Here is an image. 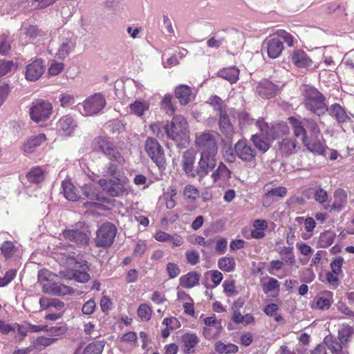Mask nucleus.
Here are the masks:
<instances>
[{
  "mask_svg": "<svg viewBox=\"0 0 354 354\" xmlns=\"http://www.w3.org/2000/svg\"><path fill=\"white\" fill-rule=\"evenodd\" d=\"M57 259L61 263L74 266V269L60 272L64 278L80 283H86L90 279V275L87 273V262L76 256L75 252L61 250L57 254Z\"/></svg>",
  "mask_w": 354,
  "mask_h": 354,
  "instance_id": "f257e3e1",
  "label": "nucleus"
},
{
  "mask_svg": "<svg viewBox=\"0 0 354 354\" xmlns=\"http://www.w3.org/2000/svg\"><path fill=\"white\" fill-rule=\"evenodd\" d=\"M304 107L311 113L321 118L328 111L326 97L315 87L308 84L300 86Z\"/></svg>",
  "mask_w": 354,
  "mask_h": 354,
  "instance_id": "f03ea898",
  "label": "nucleus"
},
{
  "mask_svg": "<svg viewBox=\"0 0 354 354\" xmlns=\"http://www.w3.org/2000/svg\"><path fill=\"white\" fill-rule=\"evenodd\" d=\"M288 121L293 129L294 136L297 138L301 136L303 144L309 151L317 154H322L324 152V145L317 140V138H308L306 129L299 120L294 117H290Z\"/></svg>",
  "mask_w": 354,
  "mask_h": 354,
  "instance_id": "7ed1b4c3",
  "label": "nucleus"
},
{
  "mask_svg": "<svg viewBox=\"0 0 354 354\" xmlns=\"http://www.w3.org/2000/svg\"><path fill=\"white\" fill-rule=\"evenodd\" d=\"M163 127L167 136L173 140L180 142L189 138L187 120L180 115L174 116L171 122H167Z\"/></svg>",
  "mask_w": 354,
  "mask_h": 354,
  "instance_id": "20e7f679",
  "label": "nucleus"
},
{
  "mask_svg": "<svg viewBox=\"0 0 354 354\" xmlns=\"http://www.w3.org/2000/svg\"><path fill=\"white\" fill-rule=\"evenodd\" d=\"M216 134L213 131H206L196 135L195 146L201 155L217 154L218 147Z\"/></svg>",
  "mask_w": 354,
  "mask_h": 354,
  "instance_id": "39448f33",
  "label": "nucleus"
},
{
  "mask_svg": "<svg viewBox=\"0 0 354 354\" xmlns=\"http://www.w3.org/2000/svg\"><path fill=\"white\" fill-rule=\"evenodd\" d=\"M76 46V37L70 31H64L59 36V41L55 45L50 44V53H55L59 59H64L75 49Z\"/></svg>",
  "mask_w": 354,
  "mask_h": 354,
  "instance_id": "423d86ee",
  "label": "nucleus"
},
{
  "mask_svg": "<svg viewBox=\"0 0 354 354\" xmlns=\"http://www.w3.org/2000/svg\"><path fill=\"white\" fill-rule=\"evenodd\" d=\"M99 185L102 189L101 192L93 183L85 184L82 187L83 195L91 200L109 203L111 197V183L106 180L101 179L99 180Z\"/></svg>",
  "mask_w": 354,
  "mask_h": 354,
  "instance_id": "0eeeda50",
  "label": "nucleus"
},
{
  "mask_svg": "<svg viewBox=\"0 0 354 354\" xmlns=\"http://www.w3.org/2000/svg\"><path fill=\"white\" fill-rule=\"evenodd\" d=\"M256 126L259 128V132L251 137V140L255 147L262 152H266L270 147L272 141L268 131V124L263 119H259L256 122Z\"/></svg>",
  "mask_w": 354,
  "mask_h": 354,
  "instance_id": "6e6552de",
  "label": "nucleus"
},
{
  "mask_svg": "<svg viewBox=\"0 0 354 354\" xmlns=\"http://www.w3.org/2000/svg\"><path fill=\"white\" fill-rule=\"evenodd\" d=\"M106 101L100 93H95L85 99L80 105L83 108L81 113L84 116H92L100 113L105 106Z\"/></svg>",
  "mask_w": 354,
  "mask_h": 354,
  "instance_id": "1a4fd4ad",
  "label": "nucleus"
},
{
  "mask_svg": "<svg viewBox=\"0 0 354 354\" xmlns=\"http://www.w3.org/2000/svg\"><path fill=\"white\" fill-rule=\"evenodd\" d=\"M145 149L150 158L159 167L165 164L164 150L158 142L153 138H148L145 142Z\"/></svg>",
  "mask_w": 354,
  "mask_h": 354,
  "instance_id": "9d476101",
  "label": "nucleus"
},
{
  "mask_svg": "<svg viewBox=\"0 0 354 354\" xmlns=\"http://www.w3.org/2000/svg\"><path fill=\"white\" fill-rule=\"evenodd\" d=\"M52 104L47 101L37 100L32 102L30 109V118L35 122L45 121L52 113Z\"/></svg>",
  "mask_w": 354,
  "mask_h": 354,
  "instance_id": "9b49d317",
  "label": "nucleus"
},
{
  "mask_svg": "<svg viewBox=\"0 0 354 354\" xmlns=\"http://www.w3.org/2000/svg\"><path fill=\"white\" fill-rule=\"evenodd\" d=\"M236 156L243 162H252L255 160L257 152L245 140H239L234 145Z\"/></svg>",
  "mask_w": 354,
  "mask_h": 354,
  "instance_id": "f8f14e48",
  "label": "nucleus"
},
{
  "mask_svg": "<svg viewBox=\"0 0 354 354\" xmlns=\"http://www.w3.org/2000/svg\"><path fill=\"white\" fill-rule=\"evenodd\" d=\"M216 155H201L196 169V175L201 180L215 168L216 165Z\"/></svg>",
  "mask_w": 354,
  "mask_h": 354,
  "instance_id": "ddd939ff",
  "label": "nucleus"
},
{
  "mask_svg": "<svg viewBox=\"0 0 354 354\" xmlns=\"http://www.w3.org/2000/svg\"><path fill=\"white\" fill-rule=\"evenodd\" d=\"M128 179L123 173L112 169V197L127 194Z\"/></svg>",
  "mask_w": 354,
  "mask_h": 354,
  "instance_id": "4468645a",
  "label": "nucleus"
},
{
  "mask_svg": "<svg viewBox=\"0 0 354 354\" xmlns=\"http://www.w3.org/2000/svg\"><path fill=\"white\" fill-rule=\"evenodd\" d=\"M45 71V66L41 59H37L26 67L25 77L30 82L39 80Z\"/></svg>",
  "mask_w": 354,
  "mask_h": 354,
  "instance_id": "2eb2a0df",
  "label": "nucleus"
},
{
  "mask_svg": "<svg viewBox=\"0 0 354 354\" xmlns=\"http://www.w3.org/2000/svg\"><path fill=\"white\" fill-rule=\"evenodd\" d=\"M283 49V42L278 38L268 37L262 45V50H266L269 57H278Z\"/></svg>",
  "mask_w": 354,
  "mask_h": 354,
  "instance_id": "dca6fc26",
  "label": "nucleus"
},
{
  "mask_svg": "<svg viewBox=\"0 0 354 354\" xmlns=\"http://www.w3.org/2000/svg\"><path fill=\"white\" fill-rule=\"evenodd\" d=\"M77 127V122L71 115L62 116L57 123V131L65 136H71Z\"/></svg>",
  "mask_w": 354,
  "mask_h": 354,
  "instance_id": "f3484780",
  "label": "nucleus"
},
{
  "mask_svg": "<svg viewBox=\"0 0 354 354\" xmlns=\"http://www.w3.org/2000/svg\"><path fill=\"white\" fill-rule=\"evenodd\" d=\"M62 236L65 240L80 245L86 244L89 240L86 233L77 229L65 230L62 232Z\"/></svg>",
  "mask_w": 354,
  "mask_h": 354,
  "instance_id": "a211bd4d",
  "label": "nucleus"
},
{
  "mask_svg": "<svg viewBox=\"0 0 354 354\" xmlns=\"http://www.w3.org/2000/svg\"><path fill=\"white\" fill-rule=\"evenodd\" d=\"M218 125L220 131L227 139H232L234 134V131L226 111H221V113H218Z\"/></svg>",
  "mask_w": 354,
  "mask_h": 354,
  "instance_id": "6ab92c4d",
  "label": "nucleus"
},
{
  "mask_svg": "<svg viewBox=\"0 0 354 354\" xmlns=\"http://www.w3.org/2000/svg\"><path fill=\"white\" fill-rule=\"evenodd\" d=\"M95 243L97 246L108 247L111 244V225L103 224L97 232Z\"/></svg>",
  "mask_w": 354,
  "mask_h": 354,
  "instance_id": "aec40b11",
  "label": "nucleus"
},
{
  "mask_svg": "<svg viewBox=\"0 0 354 354\" xmlns=\"http://www.w3.org/2000/svg\"><path fill=\"white\" fill-rule=\"evenodd\" d=\"M232 171L227 167L223 162H220L217 168L212 171L211 174V179L212 184L221 180L223 182L227 181L231 178Z\"/></svg>",
  "mask_w": 354,
  "mask_h": 354,
  "instance_id": "412c9836",
  "label": "nucleus"
},
{
  "mask_svg": "<svg viewBox=\"0 0 354 354\" xmlns=\"http://www.w3.org/2000/svg\"><path fill=\"white\" fill-rule=\"evenodd\" d=\"M175 96L179 100L182 105H185L192 101L194 95L192 93V88L187 85H180L175 89Z\"/></svg>",
  "mask_w": 354,
  "mask_h": 354,
  "instance_id": "4be33fe9",
  "label": "nucleus"
},
{
  "mask_svg": "<svg viewBox=\"0 0 354 354\" xmlns=\"http://www.w3.org/2000/svg\"><path fill=\"white\" fill-rule=\"evenodd\" d=\"M257 93L263 98H270L277 93V87L272 82L263 80L257 87Z\"/></svg>",
  "mask_w": 354,
  "mask_h": 354,
  "instance_id": "5701e85b",
  "label": "nucleus"
},
{
  "mask_svg": "<svg viewBox=\"0 0 354 354\" xmlns=\"http://www.w3.org/2000/svg\"><path fill=\"white\" fill-rule=\"evenodd\" d=\"M43 290L53 295L63 296L70 294L72 292V288L61 283H48L43 286Z\"/></svg>",
  "mask_w": 354,
  "mask_h": 354,
  "instance_id": "b1692460",
  "label": "nucleus"
},
{
  "mask_svg": "<svg viewBox=\"0 0 354 354\" xmlns=\"http://www.w3.org/2000/svg\"><path fill=\"white\" fill-rule=\"evenodd\" d=\"M46 140V136L44 133L30 138L23 145L22 150L26 153H31L35 149L39 147Z\"/></svg>",
  "mask_w": 354,
  "mask_h": 354,
  "instance_id": "393cba45",
  "label": "nucleus"
},
{
  "mask_svg": "<svg viewBox=\"0 0 354 354\" xmlns=\"http://www.w3.org/2000/svg\"><path fill=\"white\" fill-rule=\"evenodd\" d=\"M327 113H328L331 117L335 118L339 123L346 122L350 120L345 110L341 105L337 103H335L330 106H328Z\"/></svg>",
  "mask_w": 354,
  "mask_h": 354,
  "instance_id": "a878e982",
  "label": "nucleus"
},
{
  "mask_svg": "<svg viewBox=\"0 0 354 354\" xmlns=\"http://www.w3.org/2000/svg\"><path fill=\"white\" fill-rule=\"evenodd\" d=\"M324 342L332 354H347V351L343 349L346 345H343L337 339L329 335L325 337Z\"/></svg>",
  "mask_w": 354,
  "mask_h": 354,
  "instance_id": "bb28decb",
  "label": "nucleus"
},
{
  "mask_svg": "<svg viewBox=\"0 0 354 354\" xmlns=\"http://www.w3.org/2000/svg\"><path fill=\"white\" fill-rule=\"evenodd\" d=\"M297 142L295 139L284 138L279 143V150L285 156H289L295 153Z\"/></svg>",
  "mask_w": 354,
  "mask_h": 354,
  "instance_id": "cd10ccee",
  "label": "nucleus"
},
{
  "mask_svg": "<svg viewBox=\"0 0 354 354\" xmlns=\"http://www.w3.org/2000/svg\"><path fill=\"white\" fill-rule=\"evenodd\" d=\"M182 342L185 346V353H194L195 347L199 342V338L193 333H186L182 336Z\"/></svg>",
  "mask_w": 354,
  "mask_h": 354,
  "instance_id": "c85d7f7f",
  "label": "nucleus"
},
{
  "mask_svg": "<svg viewBox=\"0 0 354 354\" xmlns=\"http://www.w3.org/2000/svg\"><path fill=\"white\" fill-rule=\"evenodd\" d=\"M195 156L196 153L194 150L189 149L183 152L182 157L183 167L187 174L193 171Z\"/></svg>",
  "mask_w": 354,
  "mask_h": 354,
  "instance_id": "c756f323",
  "label": "nucleus"
},
{
  "mask_svg": "<svg viewBox=\"0 0 354 354\" xmlns=\"http://www.w3.org/2000/svg\"><path fill=\"white\" fill-rule=\"evenodd\" d=\"M93 148L96 151L103 152L104 154H111V143L109 138L106 136H100L93 140Z\"/></svg>",
  "mask_w": 354,
  "mask_h": 354,
  "instance_id": "7c9ffc66",
  "label": "nucleus"
},
{
  "mask_svg": "<svg viewBox=\"0 0 354 354\" xmlns=\"http://www.w3.org/2000/svg\"><path fill=\"white\" fill-rule=\"evenodd\" d=\"M62 187L64 197L71 201H76L79 198V196L75 186L69 180L62 182Z\"/></svg>",
  "mask_w": 354,
  "mask_h": 354,
  "instance_id": "2f4dec72",
  "label": "nucleus"
},
{
  "mask_svg": "<svg viewBox=\"0 0 354 354\" xmlns=\"http://www.w3.org/2000/svg\"><path fill=\"white\" fill-rule=\"evenodd\" d=\"M199 281V274L190 272L180 278V285L185 288H191L197 285Z\"/></svg>",
  "mask_w": 354,
  "mask_h": 354,
  "instance_id": "473e14b6",
  "label": "nucleus"
},
{
  "mask_svg": "<svg viewBox=\"0 0 354 354\" xmlns=\"http://www.w3.org/2000/svg\"><path fill=\"white\" fill-rule=\"evenodd\" d=\"M268 131H270L269 135L273 140L277 137L286 135L289 132V127L286 123L279 122L272 125V127L268 126Z\"/></svg>",
  "mask_w": 354,
  "mask_h": 354,
  "instance_id": "72a5a7b5",
  "label": "nucleus"
},
{
  "mask_svg": "<svg viewBox=\"0 0 354 354\" xmlns=\"http://www.w3.org/2000/svg\"><path fill=\"white\" fill-rule=\"evenodd\" d=\"M239 75V71L234 66L224 68L218 72L219 77L228 80L230 83L236 82L238 80Z\"/></svg>",
  "mask_w": 354,
  "mask_h": 354,
  "instance_id": "f704fd0d",
  "label": "nucleus"
},
{
  "mask_svg": "<svg viewBox=\"0 0 354 354\" xmlns=\"http://www.w3.org/2000/svg\"><path fill=\"white\" fill-rule=\"evenodd\" d=\"M301 123V125L304 126V128L310 132V138H317L320 133V129L318 127L317 123L310 118H306L303 120V121H299Z\"/></svg>",
  "mask_w": 354,
  "mask_h": 354,
  "instance_id": "c9c22d12",
  "label": "nucleus"
},
{
  "mask_svg": "<svg viewBox=\"0 0 354 354\" xmlns=\"http://www.w3.org/2000/svg\"><path fill=\"white\" fill-rule=\"evenodd\" d=\"M292 62L298 67L310 66L312 61L303 50H296L292 55Z\"/></svg>",
  "mask_w": 354,
  "mask_h": 354,
  "instance_id": "e433bc0d",
  "label": "nucleus"
},
{
  "mask_svg": "<svg viewBox=\"0 0 354 354\" xmlns=\"http://www.w3.org/2000/svg\"><path fill=\"white\" fill-rule=\"evenodd\" d=\"M353 333L354 331L352 326L348 324H343L338 330L337 338L343 345H346Z\"/></svg>",
  "mask_w": 354,
  "mask_h": 354,
  "instance_id": "4c0bfd02",
  "label": "nucleus"
},
{
  "mask_svg": "<svg viewBox=\"0 0 354 354\" xmlns=\"http://www.w3.org/2000/svg\"><path fill=\"white\" fill-rule=\"evenodd\" d=\"M131 112L139 117L144 115L149 109V103L147 101L136 100L129 105Z\"/></svg>",
  "mask_w": 354,
  "mask_h": 354,
  "instance_id": "58836bf2",
  "label": "nucleus"
},
{
  "mask_svg": "<svg viewBox=\"0 0 354 354\" xmlns=\"http://www.w3.org/2000/svg\"><path fill=\"white\" fill-rule=\"evenodd\" d=\"M334 198L332 209L339 211L343 208L346 202L347 195L344 190L337 189L335 192Z\"/></svg>",
  "mask_w": 354,
  "mask_h": 354,
  "instance_id": "ea45409f",
  "label": "nucleus"
},
{
  "mask_svg": "<svg viewBox=\"0 0 354 354\" xmlns=\"http://www.w3.org/2000/svg\"><path fill=\"white\" fill-rule=\"evenodd\" d=\"M335 236V234L331 231L322 233L317 242L318 246L323 248L330 246L333 243Z\"/></svg>",
  "mask_w": 354,
  "mask_h": 354,
  "instance_id": "a19ab883",
  "label": "nucleus"
},
{
  "mask_svg": "<svg viewBox=\"0 0 354 354\" xmlns=\"http://www.w3.org/2000/svg\"><path fill=\"white\" fill-rule=\"evenodd\" d=\"M26 178L31 183H39L44 179V173L40 167H34L27 174Z\"/></svg>",
  "mask_w": 354,
  "mask_h": 354,
  "instance_id": "79ce46f5",
  "label": "nucleus"
},
{
  "mask_svg": "<svg viewBox=\"0 0 354 354\" xmlns=\"http://www.w3.org/2000/svg\"><path fill=\"white\" fill-rule=\"evenodd\" d=\"M56 341H57L56 338L46 337L41 336V337H38L37 338H33L31 340V342L35 348L41 349L48 346L53 344Z\"/></svg>",
  "mask_w": 354,
  "mask_h": 354,
  "instance_id": "37998d69",
  "label": "nucleus"
},
{
  "mask_svg": "<svg viewBox=\"0 0 354 354\" xmlns=\"http://www.w3.org/2000/svg\"><path fill=\"white\" fill-rule=\"evenodd\" d=\"M17 68V65L12 60H0V77L14 72Z\"/></svg>",
  "mask_w": 354,
  "mask_h": 354,
  "instance_id": "c03bdc74",
  "label": "nucleus"
},
{
  "mask_svg": "<svg viewBox=\"0 0 354 354\" xmlns=\"http://www.w3.org/2000/svg\"><path fill=\"white\" fill-rule=\"evenodd\" d=\"M12 39L6 34L0 35V54L7 55L11 50Z\"/></svg>",
  "mask_w": 354,
  "mask_h": 354,
  "instance_id": "a18cd8bd",
  "label": "nucleus"
},
{
  "mask_svg": "<svg viewBox=\"0 0 354 354\" xmlns=\"http://www.w3.org/2000/svg\"><path fill=\"white\" fill-rule=\"evenodd\" d=\"M235 261L233 257H223L218 259V268L226 272H232L235 268Z\"/></svg>",
  "mask_w": 354,
  "mask_h": 354,
  "instance_id": "49530a36",
  "label": "nucleus"
},
{
  "mask_svg": "<svg viewBox=\"0 0 354 354\" xmlns=\"http://www.w3.org/2000/svg\"><path fill=\"white\" fill-rule=\"evenodd\" d=\"M215 349L220 353H234L238 351V346L234 344H225L222 342H218L215 344Z\"/></svg>",
  "mask_w": 354,
  "mask_h": 354,
  "instance_id": "de8ad7c7",
  "label": "nucleus"
},
{
  "mask_svg": "<svg viewBox=\"0 0 354 354\" xmlns=\"http://www.w3.org/2000/svg\"><path fill=\"white\" fill-rule=\"evenodd\" d=\"M104 344L101 341H97L89 344L84 348L82 354H101Z\"/></svg>",
  "mask_w": 354,
  "mask_h": 354,
  "instance_id": "09e8293b",
  "label": "nucleus"
},
{
  "mask_svg": "<svg viewBox=\"0 0 354 354\" xmlns=\"http://www.w3.org/2000/svg\"><path fill=\"white\" fill-rule=\"evenodd\" d=\"M171 100L172 97L170 95H165L160 104L161 109L165 111V112L169 115H173L175 112V108Z\"/></svg>",
  "mask_w": 354,
  "mask_h": 354,
  "instance_id": "8fccbe9b",
  "label": "nucleus"
},
{
  "mask_svg": "<svg viewBox=\"0 0 354 354\" xmlns=\"http://www.w3.org/2000/svg\"><path fill=\"white\" fill-rule=\"evenodd\" d=\"M309 192L314 195L313 198L319 203H323L327 201L328 194L326 191L321 187L310 188Z\"/></svg>",
  "mask_w": 354,
  "mask_h": 354,
  "instance_id": "3c124183",
  "label": "nucleus"
},
{
  "mask_svg": "<svg viewBox=\"0 0 354 354\" xmlns=\"http://www.w3.org/2000/svg\"><path fill=\"white\" fill-rule=\"evenodd\" d=\"M59 102L61 106L66 108L75 102V95L71 93H63L59 95Z\"/></svg>",
  "mask_w": 354,
  "mask_h": 354,
  "instance_id": "603ef678",
  "label": "nucleus"
},
{
  "mask_svg": "<svg viewBox=\"0 0 354 354\" xmlns=\"http://www.w3.org/2000/svg\"><path fill=\"white\" fill-rule=\"evenodd\" d=\"M137 313L142 320L148 321L151 318V310L147 304H142L139 306Z\"/></svg>",
  "mask_w": 354,
  "mask_h": 354,
  "instance_id": "864d4df0",
  "label": "nucleus"
},
{
  "mask_svg": "<svg viewBox=\"0 0 354 354\" xmlns=\"http://www.w3.org/2000/svg\"><path fill=\"white\" fill-rule=\"evenodd\" d=\"M183 195L187 199L195 201L199 196V192L193 185H188L184 189Z\"/></svg>",
  "mask_w": 354,
  "mask_h": 354,
  "instance_id": "5fc2aeb1",
  "label": "nucleus"
},
{
  "mask_svg": "<svg viewBox=\"0 0 354 354\" xmlns=\"http://www.w3.org/2000/svg\"><path fill=\"white\" fill-rule=\"evenodd\" d=\"M24 34L31 39H35L44 35V32L39 29L36 26L30 25L24 28Z\"/></svg>",
  "mask_w": 354,
  "mask_h": 354,
  "instance_id": "6e6d98bb",
  "label": "nucleus"
},
{
  "mask_svg": "<svg viewBox=\"0 0 354 354\" xmlns=\"http://www.w3.org/2000/svg\"><path fill=\"white\" fill-rule=\"evenodd\" d=\"M287 194V189L284 187H279L266 192L265 196L267 198H272L276 196L284 197Z\"/></svg>",
  "mask_w": 354,
  "mask_h": 354,
  "instance_id": "4d7b16f0",
  "label": "nucleus"
},
{
  "mask_svg": "<svg viewBox=\"0 0 354 354\" xmlns=\"http://www.w3.org/2000/svg\"><path fill=\"white\" fill-rule=\"evenodd\" d=\"M1 250L6 258H10L14 254L15 245L11 241H5L1 247Z\"/></svg>",
  "mask_w": 354,
  "mask_h": 354,
  "instance_id": "13d9d810",
  "label": "nucleus"
},
{
  "mask_svg": "<svg viewBox=\"0 0 354 354\" xmlns=\"http://www.w3.org/2000/svg\"><path fill=\"white\" fill-rule=\"evenodd\" d=\"M344 262V259L342 257H338L330 263L331 270L335 274H339L342 272V267Z\"/></svg>",
  "mask_w": 354,
  "mask_h": 354,
  "instance_id": "bf43d9fd",
  "label": "nucleus"
},
{
  "mask_svg": "<svg viewBox=\"0 0 354 354\" xmlns=\"http://www.w3.org/2000/svg\"><path fill=\"white\" fill-rule=\"evenodd\" d=\"M238 120L241 128L252 124L253 119L251 118L249 113L246 112H241L238 115Z\"/></svg>",
  "mask_w": 354,
  "mask_h": 354,
  "instance_id": "052dcab7",
  "label": "nucleus"
},
{
  "mask_svg": "<svg viewBox=\"0 0 354 354\" xmlns=\"http://www.w3.org/2000/svg\"><path fill=\"white\" fill-rule=\"evenodd\" d=\"M166 270L170 279L176 277L180 273V270L178 266L174 263H168Z\"/></svg>",
  "mask_w": 354,
  "mask_h": 354,
  "instance_id": "680f3d73",
  "label": "nucleus"
},
{
  "mask_svg": "<svg viewBox=\"0 0 354 354\" xmlns=\"http://www.w3.org/2000/svg\"><path fill=\"white\" fill-rule=\"evenodd\" d=\"M96 308V304L94 299H91L86 302L84 303V304L82 306V313L86 315H91L95 309Z\"/></svg>",
  "mask_w": 354,
  "mask_h": 354,
  "instance_id": "e2e57ef3",
  "label": "nucleus"
},
{
  "mask_svg": "<svg viewBox=\"0 0 354 354\" xmlns=\"http://www.w3.org/2000/svg\"><path fill=\"white\" fill-rule=\"evenodd\" d=\"M84 330L86 335L92 338H96L100 335L99 332L95 329V326L92 322L85 324Z\"/></svg>",
  "mask_w": 354,
  "mask_h": 354,
  "instance_id": "0e129e2a",
  "label": "nucleus"
},
{
  "mask_svg": "<svg viewBox=\"0 0 354 354\" xmlns=\"http://www.w3.org/2000/svg\"><path fill=\"white\" fill-rule=\"evenodd\" d=\"M64 68V64L61 62H53L48 68V73L50 75H59Z\"/></svg>",
  "mask_w": 354,
  "mask_h": 354,
  "instance_id": "69168bd1",
  "label": "nucleus"
},
{
  "mask_svg": "<svg viewBox=\"0 0 354 354\" xmlns=\"http://www.w3.org/2000/svg\"><path fill=\"white\" fill-rule=\"evenodd\" d=\"M187 261L192 264L195 265L199 261V254L195 250H188L185 253Z\"/></svg>",
  "mask_w": 354,
  "mask_h": 354,
  "instance_id": "338daca9",
  "label": "nucleus"
},
{
  "mask_svg": "<svg viewBox=\"0 0 354 354\" xmlns=\"http://www.w3.org/2000/svg\"><path fill=\"white\" fill-rule=\"evenodd\" d=\"M331 300L324 297H320L317 300V306L321 310H327L331 306Z\"/></svg>",
  "mask_w": 354,
  "mask_h": 354,
  "instance_id": "774afa93",
  "label": "nucleus"
}]
</instances>
